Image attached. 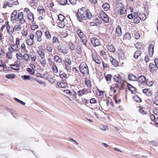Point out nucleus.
Segmentation results:
<instances>
[{"mask_svg":"<svg viewBox=\"0 0 158 158\" xmlns=\"http://www.w3.org/2000/svg\"><path fill=\"white\" fill-rule=\"evenodd\" d=\"M116 32L118 34V36H120L122 34L121 28L119 26H118L116 28Z\"/></svg>","mask_w":158,"mask_h":158,"instance_id":"5701e85b","label":"nucleus"},{"mask_svg":"<svg viewBox=\"0 0 158 158\" xmlns=\"http://www.w3.org/2000/svg\"><path fill=\"white\" fill-rule=\"evenodd\" d=\"M102 20H103L104 22L106 23H108L109 21L108 17L106 14H104L101 16Z\"/></svg>","mask_w":158,"mask_h":158,"instance_id":"dca6fc26","label":"nucleus"},{"mask_svg":"<svg viewBox=\"0 0 158 158\" xmlns=\"http://www.w3.org/2000/svg\"><path fill=\"white\" fill-rule=\"evenodd\" d=\"M88 91V90L86 89H81L77 93L78 95L79 96H82L85 93Z\"/></svg>","mask_w":158,"mask_h":158,"instance_id":"a211bd4d","label":"nucleus"},{"mask_svg":"<svg viewBox=\"0 0 158 158\" xmlns=\"http://www.w3.org/2000/svg\"><path fill=\"white\" fill-rule=\"evenodd\" d=\"M38 53L40 56V58H44L45 55L44 52L41 50H40L38 52Z\"/></svg>","mask_w":158,"mask_h":158,"instance_id":"a19ab883","label":"nucleus"},{"mask_svg":"<svg viewBox=\"0 0 158 158\" xmlns=\"http://www.w3.org/2000/svg\"><path fill=\"white\" fill-rule=\"evenodd\" d=\"M42 35V33L40 30H39L36 31L35 33V38L37 39V40L39 42L41 41V36Z\"/></svg>","mask_w":158,"mask_h":158,"instance_id":"6e6552de","label":"nucleus"},{"mask_svg":"<svg viewBox=\"0 0 158 158\" xmlns=\"http://www.w3.org/2000/svg\"><path fill=\"white\" fill-rule=\"evenodd\" d=\"M115 10L118 14L120 15H123L125 12L126 10L123 4L120 3L117 4Z\"/></svg>","mask_w":158,"mask_h":158,"instance_id":"f03ea898","label":"nucleus"},{"mask_svg":"<svg viewBox=\"0 0 158 158\" xmlns=\"http://www.w3.org/2000/svg\"><path fill=\"white\" fill-rule=\"evenodd\" d=\"M7 31V32L9 35H12L13 33V28H10V26H6Z\"/></svg>","mask_w":158,"mask_h":158,"instance_id":"b1692460","label":"nucleus"},{"mask_svg":"<svg viewBox=\"0 0 158 158\" xmlns=\"http://www.w3.org/2000/svg\"><path fill=\"white\" fill-rule=\"evenodd\" d=\"M54 59L56 62L59 63H61L62 61L61 58H60L58 56L56 55L54 56Z\"/></svg>","mask_w":158,"mask_h":158,"instance_id":"bb28decb","label":"nucleus"},{"mask_svg":"<svg viewBox=\"0 0 158 158\" xmlns=\"http://www.w3.org/2000/svg\"><path fill=\"white\" fill-rule=\"evenodd\" d=\"M70 65H69L65 63L64 64V68L67 70V72H71V67L70 66Z\"/></svg>","mask_w":158,"mask_h":158,"instance_id":"c756f323","label":"nucleus"},{"mask_svg":"<svg viewBox=\"0 0 158 158\" xmlns=\"http://www.w3.org/2000/svg\"><path fill=\"white\" fill-rule=\"evenodd\" d=\"M11 46H12L13 48V49H14V51L15 50L17 52H19V48L17 45L13 44H12Z\"/></svg>","mask_w":158,"mask_h":158,"instance_id":"de8ad7c7","label":"nucleus"},{"mask_svg":"<svg viewBox=\"0 0 158 158\" xmlns=\"http://www.w3.org/2000/svg\"><path fill=\"white\" fill-rule=\"evenodd\" d=\"M145 82V85H147L149 86H152L154 83L152 81H148V79H147Z\"/></svg>","mask_w":158,"mask_h":158,"instance_id":"4c0bfd02","label":"nucleus"},{"mask_svg":"<svg viewBox=\"0 0 158 158\" xmlns=\"http://www.w3.org/2000/svg\"><path fill=\"white\" fill-rule=\"evenodd\" d=\"M82 8L78 10L77 14V16L80 22H82L83 20L88 19H91L92 16L89 10L84 11Z\"/></svg>","mask_w":158,"mask_h":158,"instance_id":"f257e3e1","label":"nucleus"},{"mask_svg":"<svg viewBox=\"0 0 158 158\" xmlns=\"http://www.w3.org/2000/svg\"><path fill=\"white\" fill-rule=\"evenodd\" d=\"M27 71L31 75H33L35 73V71L34 69H31L30 68H27Z\"/></svg>","mask_w":158,"mask_h":158,"instance_id":"8fccbe9b","label":"nucleus"},{"mask_svg":"<svg viewBox=\"0 0 158 158\" xmlns=\"http://www.w3.org/2000/svg\"><path fill=\"white\" fill-rule=\"evenodd\" d=\"M17 19L18 21H19L21 24L25 23L26 21L23 18V15L22 12L19 13L17 17Z\"/></svg>","mask_w":158,"mask_h":158,"instance_id":"39448f33","label":"nucleus"},{"mask_svg":"<svg viewBox=\"0 0 158 158\" xmlns=\"http://www.w3.org/2000/svg\"><path fill=\"white\" fill-rule=\"evenodd\" d=\"M36 81L39 84L41 85L45 86L46 85V83L45 82L41 81L40 80H37Z\"/></svg>","mask_w":158,"mask_h":158,"instance_id":"6e6d98bb","label":"nucleus"},{"mask_svg":"<svg viewBox=\"0 0 158 158\" xmlns=\"http://www.w3.org/2000/svg\"><path fill=\"white\" fill-rule=\"evenodd\" d=\"M13 31H19L22 29L21 26L19 24H15L13 27Z\"/></svg>","mask_w":158,"mask_h":158,"instance_id":"f3484780","label":"nucleus"},{"mask_svg":"<svg viewBox=\"0 0 158 158\" xmlns=\"http://www.w3.org/2000/svg\"><path fill=\"white\" fill-rule=\"evenodd\" d=\"M85 83L87 86V87L88 88H90L91 87V82L88 79H86L85 80Z\"/></svg>","mask_w":158,"mask_h":158,"instance_id":"79ce46f5","label":"nucleus"},{"mask_svg":"<svg viewBox=\"0 0 158 158\" xmlns=\"http://www.w3.org/2000/svg\"><path fill=\"white\" fill-rule=\"evenodd\" d=\"M97 101L94 98H91L90 100V103L92 104H95L96 103Z\"/></svg>","mask_w":158,"mask_h":158,"instance_id":"338daca9","label":"nucleus"},{"mask_svg":"<svg viewBox=\"0 0 158 158\" xmlns=\"http://www.w3.org/2000/svg\"><path fill=\"white\" fill-rule=\"evenodd\" d=\"M31 76L24 75L21 76V78L24 80H29L31 79Z\"/></svg>","mask_w":158,"mask_h":158,"instance_id":"09e8293b","label":"nucleus"},{"mask_svg":"<svg viewBox=\"0 0 158 158\" xmlns=\"http://www.w3.org/2000/svg\"><path fill=\"white\" fill-rule=\"evenodd\" d=\"M133 99L135 102H137L139 103L142 102L141 98L139 97L137 95L133 96Z\"/></svg>","mask_w":158,"mask_h":158,"instance_id":"c85d7f7f","label":"nucleus"},{"mask_svg":"<svg viewBox=\"0 0 158 158\" xmlns=\"http://www.w3.org/2000/svg\"><path fill=\"white\" fill-rule=\"evenodd\" d=\"M24 60L26 61H28L29 59V56L27 53H25L23 56Z\"/></svg>","mask_w":158,"mask_h":158,"instance_id":"4d7b16f0","label":"nucleus"},{"mask_svg":"<svg viewBox=\"0 0 158 158\" xmlns=\"http://www.w3.org/2000/svg\"><path fill=\"white\" fill-rule=\"evenodd\" d=\"M17 12L16 10H14L11 14L10 19L13 23H15L17 22L16 16Z\"/></svg>","mask_w":158,"mask_h":158,"instance_id":"423d86ee","label":"nucleus"},{"mask_svg":"<svg viewBox=\"0 0 158 158\" xmlns=\"http://www.w3.org/2000/svg\"><path fill=\"white\" fill-rule=\"evenodd\" d=\"M58 17L59 21H66L65 16L62 14H60L59 15Z\"/></svg>","mask_w":158,"mask_h":158,"instance_id":"2f4dec72","label":"nucleus"},{"mask_svg":"<svg viewBox=\"0 0 158 158\" xmlns=\"http://www.w3.org/2000/svg\"><path fill=\"white\" fill-rule=\"evenodd\" d=\"M65 21H60L58 22L57 23L58 27L61 28H63L65 26Z\"/></svg>","mask_w":158,"mask_h":158,"instance_id":"7c9ffc66","label":"nucleus"},{"mask_svg":"<svg viewBox=\"0 0 158 158\" xmlns=\"http://www.w3.org/2000/svg\"><path fill=\"white\" fill-rule=\"evenodd\" d=\"M131 38L130 34L128 32H127L124 35L123 39L125 40H129Z\"/></svg>","mask_w":158,"mask_h":158,"instance_id":"473e14b6","label":"nucleus"},{"mask_svg":"<svg viewBox=\"0 0 158 158\" xmlns=\"http://www.w3.org/2000/svg\"><path fill=\"white\" fill-rule=\"evenodd\" d=\"M128 78L129 80L131 81H138V78L132 73L128 74Z\"/></svg>","mask_w":158,"mask_h":158,"instance_id":"ddd939ff","label":"nucleus"},{"mask_svg":"<svg viewBox=\"0 0 158 158\" xmlns=\"http://www.w3.org/2000/svg\"><path fill=\"white\" fill-rule=\"evenodd\" d=\"M10 66L13 69L15 70H18L19 69V67L16 64H12L10 65Z\"/></svg>","mask_w":158,"mask_h":158,"instance_id":"3c124183","label":"nucleus"},{"mask_svg":"<svg viewBox=\"0 0 158 158\" xmlns=\"http://www.w3.org/2000/svg\"><path fill=\"white\" fill-rule=\"evenodd\" d=\"M59 3L61 5H64L67 2V0H60L59 1Z\"/></svg>","mask_w":158,"mask_h":158,"instance_id":"864d4df0","label":"nucleus"},{"mask_svg":"<svg viewBox=\"0 0 158 158\" xmlns=\"http://www.w3.org/2000/svg\"><path fill=\"white\" fill-rule=\"evenodd\" d=\"M83 44L85 45H86L87 43V40L86 39L85 36L84 38L81 39Z\"/></svg>","mask_w":158,"mask_h":158,"instance_id":"e2e57ef3","label":"nucleus"},{"mask_svg":"<svg viewBox=\"0 0 158 158\" xmlns=\"http://www.w3.org/2000/svg\"><path fill=\"white\" fill-rule=\"evenodd\" d=\"M154 52V46L153 44H151L149 45L148 48L149 54L151 57L152 56Z\"/></svg>","mask_w":158,"mask_h":158,"instance_id":"f8f14e48","label":"nucleus"},{"mask_svg":"<svg viewBox=\"0 0 158 158\" xmlns=\"http://www.w3.org/2000/svg\"><path fill=\"white\" fill-rule=\"evenodd\" d=\"M135 47L138 49H142L143 48L142 44L139 42H137L135 44Z\"/></svg>","mask_w":158,"mask_h":158,"instance_id":"393cba45","label":"nucleus"},{"mask_svg":"<svg viewBox=\"0 0 158 158\" xmlns=\"http://www.w3.org/2000/svg\"><path fill=\"white\" fill-rule=\"evenodd\" d=\"M76 33L80 39L84 38V37L85 36L84 34L80 30H77L76 31Z\"/></svg>","mask_w":158,"mask_h":158,"instance_id":"2eb2a0df","label":"nucleus"},{"mask_svg":"<svg viewBox=\"0 0 158 158\" xmlns=\"http://www.w3.org/2000/svg\"><path fill=\"white\" fill-rule=\"evenodd\" d=\"M120 88H122L124 85V81L122 80H120L118 82H117Z\"/></svg>","mask_w":158,"mask_h":158,"instance_id":"c03bdc74","label":"nucleus"},{"mask_svg":"<svg viewBox=\"0 0 158 158\" xmlns=\"http://www.w3.org/2000/svg\"><path fill=\"white\" fill-rule=\"evenodd\" d=\"M139 112L143 115H145L146 114V112L143 110L142 108H140L139 110Z\"/></svg>","mask_w":158,"mask_h":158,"instance_id":"774afa93","label":"nucleus"},{"mask_svg":"<svg viewBox=\"0 0 158 158\" xmlns=\"http://www.w3.org/2000/svg\"><path fill=\"white\" fill-rule=\"evenodd\" d=\"M37 10L40 13L43 14L44 12V10L43 7H41L37 9Z\"/></svg>","mask_w":158,"mask_h":158,"instance_id":"bf43d9fd","label":"nucleus"},{"mask_svg":"<svg viewBox=\"0 0 158 158\" xmlns=\"http://www.w3.org/2000/svg\"><path fill=\"white\" fill-rule=\"evenodd\" d=\"M147 78L143 75H141L138 78V81L142 85H145Z\"/></svg>","mask_w":158,"mask_h":158,"instance_id":"9d476101","label":"nucleus"},{"mask_svg":"<svg viewBox=\"0 0 158 158\" xmlns=\"http://www.w3.org/2000/svg\"><path fill=\"white\" fill-rule=\"evenodd\" d=\"M94 22L95 23V24L97 25L101 24L102 23V19L100 17H98L96 19L94 20Z\"/></svg>","mask_w":158,"mask_h":158,"instance_id":"a878e982","label":"nucleus"},{"mask_svg":"<svg viewBox=\"0 0 158 158\" xmlns=\"http://www.w3.org/2000/svg\"><path fill=\"white\" fill-rule=\"evenodd\" d=\"M40 61L42 66L44 67L46 65V61L44 58H40Z\"/></svg>","mask_w":158,"mask_h":158,"instance_id":"c9c22d12","label":"nucleus"},{"mask_svg":"<svg viewBox=\"0 0 158 158\" xmlns=\"http://www.w3.org/2000/svg\"><path fill=\"white\" fill-rule=\"evenodd\" d=\"M34 42L33 40H30V39H28L26 41L27 43V45H31Z\"/></svg>","mask_w":158,"mask_h":158,"instance_id":"052dcab7","label":"nucleus"},{"mask_svg":"<svg viewBox=\"0 0 158 158\" xmlns=\"http://www.w3.org/2000/svg\"><path fill=\"white\" fill-rule=\"evenodd\" d=\"M60 77L64 80L66 79L67 77V75L65 73H63L62 71H60Z\"/></svg>","mask_w":158,"mask_h":158,"instance_id":"4be33fe9","label":"nucleus"},{"mask_svg":"<svg viewBox=\"0 0 158 158\" xmlns=\"http://www.w3.org/2000/svg\"><path fill=\"white\" fill-rule=\"evenodd\" d=\"M57 85L59 87L62 88H66L68 87L67 84L64 82H58Z\"/></svg>","mask_w":158,"mask_h":158,"instance_id":"9b49d317","label":"nucleus"},{"mask_svg":"<svg viewBox=\"0 0 158 158\" xmlns=\"http://www.w3.org/2000/svg\"><path fill=\"white\" fill-rule=\"evenodd\" d=\"M141 55V52L138 51L135 52L134 54V57L135 59H137Z\"/></svg>","mask_w":158,"mask_h":158,"instance_id":"e433bc0d","label":"nucleus"},{"mask_svg":"<svg viewBox=\"0 0 158 158\" xmlns=\"http://www.w3.org/2000/svg\"><path fill=\"white\" fill-rule=\"evenodd\" d=\"M152 100L154 104L158 106V97H156L155 98H153Z\"/></svg>","mask_w":158,"mask_h":158,"instance_id":"5fc2aeb1","label":"nucleus"},{"mask_svg":"<svg viewBox=\"0 0 158 158\" xmlns=\"http://www.w3.org/2000/svg\"><path fill=\"white\" fill-rule=\"evenodd\" d=\"M14 99L17 102L20 103L23 105H25V102L20 100L19 99L17 98H15Z\"/></svg>","mask_w":158,"mask_h":158,"instance_id":"0e129e2a","label":"nucleus"},{"mask_svg":"<svg viewBox=\"0 0 158 158\" xmlns=\"http://www.w3.org/2000/svg\"><path fill=\"white\" fill-rule=\"evenodd\" d=\"M92 44L94 47L99 46L100 42L95 37H92L91 39Z\"/></svg>","mask_w":158,"mask_h":158,"instance_id":"0eeeda50","label":"nucleus"},{"mask_svg":"<svg viewBox=\"0 0 158 158\" xmlns=\"http://www.w3.org/2000/svg\"><path fill=\"white\" fill-rule=\"evenodd\" d=\"M127 87L128 89L131 92L132 94H135L136 91L135 90V88L130 84H127Z\"/></svg>","mask_w":158,"mask_h":158,"instance_id":"6ab92c4d","label":"nucleus"},{"mask_svg":"<svg viewBox=\"0 0 158 158\" xmlns=\"http://www.w3.org/2000/svg\"><path fill=\"white\" fill-rule=\"evenodd\" d=\"M150 91L147 89H144L143 90V93L145 94L147 96H149L150 94Z\"/></svg>","mask_w":158,"mask_h":158,"instance_id":"49530a36","label":"nucleus"},{"mask_svg":"<svg viewBox=\"0 0 158 158\" xmlns=\"http://www.w3.org/2000/svg\"><path fill=\"white\" fill-rule=\"evenodd\" d=\"M45 35L46 37L48 40H50L51 38V35H50L49 32L48 31H46L45 32Z\"/></svg>","mask_w":158,"mask_h":158,"instance_id":"13d9d810","label":"nucleus"},{"mask_svg":"<svg viewBox=\"0 0 158 158\" xmlns=\"http://www.w3.org/2000/svg\"><path fill=\"white\" fill-rule=\"evenodd\" d=\"M79 70L81 73L86 74L89 73L88 66L85 63L83 62L79 66Z\"/></svg>","mask_w":158,"mask_h":158,"instance_id":"7ed1b4c3","label":"nucleus"},{"mask_svg":"<svg viewBox=\"0 0 158 158\" xmlns=\"http://www.w3.org/2000/svg\"><path fill=\"white\" fill-rule=\"evenodd\" d=\"M139 18L140 19L143 20H145L146 19V15L143 12L139 14Z\"/></svg>","mask_w":158,"mask_h":158,"instance_id":"412c9836","label":"nucleus"},{"mask_svg":"<svg viewBox=\"0 0 158 158\" xmlns=\"http://www.w3.org/2000/svg\"><path fill=\"white\" fill-rule=\"evenodd\" d=\"M102 7L104 10L107 11L109 9L110 6L108 3H105L102 4Z\"/></svg>","mask_w":158,"mask_h":158,"instance_id":"aec40b11","label":"nucleus"},{"mask_svg":"<svg viewBox=\"0 0 158 158\" xmlns=\"http://www.w3.org/2000/svg\"><path fill=\"white\" fill-rule=\"evenodd\" d=\"M64 61L69 65H71L72 64V61L69 57H65Z\"/></svg>","mask_w":158,"mask_h":158,"instance_id":"58836bf2","label":"nucleus"},{"mask_svg":"<svg viewBox=\"0 0 158 158\" xmlns=\"http://www.w3.org/2000/svg\"><path fill=\"white\" fill-rule=\"evenodd\" d=\"M110 60L112 64L115 67H117L119 65L118 62L116 60L114 59L112 57L110 58Z\"/></svg>","mask_w":158,"mask_h":158,"instance_id":"4468645a","label":"nucleus"},{"mask_svg":"<svg viewBox=\"0 0 158 158\" xmlns=\"http://www.w3.org/2000/svg\"><path fill=\"white\" fill-rule=\"evenodd\" d=\"M92 57L93 60L97 64L101 63L102 60L99 55L96 53H93L92 54Z\"/></svg>","mask_w":158,"mask_h":158,"instance_id":"20e7f679","label":"nucleus"},{"mask_svg":"<svg viewBox=\"0 0 158 158\" xmlns=\"http://www.w3.org/2000/svg\"><path fill=\"white\" fill-rule=\"evenodd\" d=\"M99 52L101 56L103 57L104 58H106L107 55L104 51L103 50H100L99 51Z\"/></svg>","mask_w":158,"mask_h":158,"instance_id":"72a5a7b5","label":"nucleus"},{"mask_svg":"<svg viewBox=\"0 0 158 158\" xmlns=\"http://www.w3.org/2000/svg\"><path fill=\"white\" fill-rule=\"evenodd\" d=\"M27 19L31 22L32 24H34L35 22L34 21V17L33 14L31 12H29L27 14Z\"/></svg>","mask_w":158,"mask_h":158,"instance_id":"1a4fd4ad","label":"nucleus"},{"mask_svg":"<svg viewBox=\"0 0 158 158\" xmlns=\"http://www.w3.org/2000/svg\"><path fill=\"white\" fill-rule=\"evenodd\" d=\"M149 68L150 71L152 72L155 70L156 68V66L155 64H154L152 63H150L149 65Z\"/></svg>","mask_w":158,"mask_h":158,"instance_id":"f704fd0d","label":"nucleus"},{"mask_svg":"<svg viewBox=\"0 0 158 158\" xmlns=\"http://www.w3.org/2000/svg\"><path fill=\"white\" fill-rule=\"evenodd\" d=\"M69 48L72 50H73L75 48V46L72 43H69Z\"/></svg>","mask_w":158,"mask_h":158,"instance_id":"69168bd1","label":"nucleus"},{"mask_svg":"<svg viewBox=\"0 0 158 158\" xmlns=\"http://www.w3.org/2000/svg\"><path fill=\"white\" fill-rule=\"evenodd\" d=\"M113 79L116 82L120 81L121 80V76L119 75H115L113 77Z\"/></svg>","mask_w":158,"mask_h":158,"instance_id":"37998d69","label":"nucleus"},{"mask_svg":"<svg viewBox=\"0 0 158 158\" xmlns=\"http://www.w3.org/2000/svg\"><path fill=\"white\" fill-rule=\"evenodd\" d=\"M16 56L19 60H22V57L23 56L22 54L21 53H17L16 54Z\"/></svg>","mask_w":158,"mask_h":158,"instance_id":"603ef678","label":"nucleus"},{"mask_svg":"<svg viewBox=\"0 0 158 158\" xmlns=\"http://www.w3.org/2000/svg\"><path fill=\"white\" fill-rule=\"evenodd\" d=\"M112 77V76L110 74H108L105 76V78L107 81H110Z\"/></svg>","mask_w":158,"mask_h":158,"instance_id":"680f3d73","label":"nucleus"},{"mask_svg":"<svg viewBox=\"0 0 158 158\" xmlns=\"http://www.w3.org/2000/svg\"><path fill=\"white\" fill-rule=\"evenodd\" d=\"M15 75L14 74H8L6 75V77L9 79H13L15 78Z\"/></svg>","mask_w":158,"mask_h":158,"instance_id":"ea45409f","label":"nucleus"},{"mask_svg":"<svg viewBox=\"0 0 158 158\" xmlns=\"http://www.w3.org/2000/svg\"><path fill=\"white\" fill-rule=\"evenodd\" d=\"M107 48L108 50L111 52H114L115 51L114 46L111 45L108 46Z\"/></svg>","mask_w":158,"mask_h":158,"instance_id":"cd10ccee","label":"nucleus"},{"mask_svg":"<svg viewBox=\"0 0 158 158\" xmlns=\"http://www.w3.org/2000/svg\"><path fill=\"white\" fill-rule=\"evenodd\" d=\"M7 6L9 7H11L12 6V4L8 2H5L4 3L3 8H6Z\"/></svg>","mask_w":158,"mask_h":158,"instance_id":"a18cd8bd","label":"nucleus"}]
</instances>
